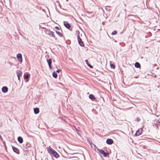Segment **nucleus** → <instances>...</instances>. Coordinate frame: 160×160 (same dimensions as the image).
<instances>
[{
  "instance_id": "obj_6",
  "label": "nucleus",
  "mask_w": 160,
  "mask_h": 160,
  "mask_svg": "<svg viewBox=\"0 0 160 160\" xmlns=\"http://www.w3.org/2000/svg\"><path fill=\"white\" fill-rule=\"evenodd\" d=\"M47 62L48 63V65H49V68H50V69H51L52 68V67H51V63H52V60H51V59H47Z\"/></svg>"
},
{
  "instance_id": "obj_26",
  "label": "nucleus",
  "mask_w": 160,
  "mask_h": 160,
  "mask_svg": "<svg viewBox=\"0 0 160 160\" xmlns=\"http://www.w3.org/2000/svg\"><path fill=\"white\" fill-rule=\"evenodd\" d=\"M18 77V80L19 81H20V77Z\"/></svg>"
},
{
  "instance_id": "obj_5",
  "label": "nucleus",
  "mask_w": 160,
  "mask_h": 160,
  "mask_svg": "<svg viewBox=\"0 0 160 160\" xmlns=\"http://www.w3.org/2000/svg\"><path fill=\"white\" fill-rule=\"evenodd\" d=\"M106 143L108 144H112L113 143V141L111 139H108L106 141Z\"/></svg>"
},
{
  "instance_id": "obj_11",
  "label": "nucleus",
  "mask_w": 160,
  "mask_h": 160,
  "mask_svg": "<svg viewBox=\"0 0 160 160\" xmlns=\"http://www.w3.org/2000/svg\"><path fill=\"white\" fill-rule=\"evenodd\" d=\"M39 109L38 108H35L34 109V113L36 114H37L39 113Z\"/></svg>"
},
{
  "instance_id": "obj_12",
  "label": "nucleus",
  "mask_w": 160,
  "mask_h": 160,
  "mask_svg": "<svg viewBox=\"0 0 160 160\" xmlns=\"http://www.w3.org/2000/svg\"><path fill=\"white\" fill-rule=\"evenodd\" d=\"M18 142L20 143H22L23 142V140L22 138L20 137H19L18 138Z\"/></svg>"
},
{
  "instance_id": "obj_15",
  "label": "nucleus",
  "mask_w": 160,
  "mask_h": 160,
  "mask_svg": "<svg viewBox=\"0 0 160 160\" xmlns=\"http://www.w3.org/2000/svg\"><path fill=\"white\" fill-rule=\"evenodd\" d=\"M30 74H25L24 75V78L25 79H27L30 77Z\"/></svg>"
},
{
  "instance_id": "obj_8",
  "label": "nucleus",
  "mask_w": 160,
  "mask_h": 160,
  "mask_svg": "<svg viewBox=\"0 0 160 160\" xmlns=\"http://www.w3.org/2000/svg\"><path fill=\"white\" fill-rule=\"evenodd\" d=\"M142 132V130L141 129L138 130L136 132L135 135L137 136H139L141 134Z\"/></svg>"
},
{
  "instance_id": "obj_17",
  "label": "nucleus",
  "mask_w": 160,
  "mask_h": 160,
  "mask_svg": "<svg viewBox=\"0 0 160 160\" xmlns=\"http://www.w3.org/2000/svg\"><path fill=\"white\" fill-rule=\"evenodd\" d=\"M52 76L54 78H56L57 77V74L55 72H53Z\"/></svg>"
},
{
  "instance_id": "obj_4",
  "label": "nucleus",
  "mask_w": 160,
  "mask_h": 160,
  "mask_svg": "<svg viewBox=\"0 0 160 160\" xmlns=\"http://www.w3.org/2000/svg\"><path fill=\"white\" fill-rule=\"evenodd\" d=\"M64 26L68 29H69L71 27L70 24L67 22H64Z\"/></svg>"
},
{
  "instance_id": "obj_27",
  "label": "nucleus",
  "mask_w": 160,
  "mask_h": 160,
  "mask_svg": "<svg viewBox=\"0 0 160 160\" xmlns=\"http://www.w3.org/2000/svg\"><path fill=\"white\" fill-rule=\"evenodd\" d=\"M88 66H89L91 68H92V66L91 65H88Z\"/></svg>"
},
{
  "instance_id": "obj_10",
  "label": "nucleus",
  "mask_w": 160,
  "mask_h": 160,
  "mask_svg": "<svg viewBox=\"0 0 160 160\" xmlns=\"http://www.w3.org/2000/svg\"><path fill=\"white\" fill-rule=\"evenodd\" d=\"M12 148L14 152L17 153H19V150L17 148L14 147H12Z\"/></svg>"
},
{
  "instance_id": "obj_25",
  "label": "nucleus",
  "mask_w": 160,
  "mask_h": 160,
  "mask_svg": "<svg viewBox=\"0 0 160 160\" xmlns=\"http://www.w3.org/2000/svg\"><path fill=\"white\" fill-rule=\"evenodd\" d=\"M93 145L94 146L93 148L94 149H95L96 147L95 145L94 144H93Z\"/></svg>"
},
{
  "instance_id": "obj_18",
  "label": "nucleus",
  "mask_w": 160,
  "mask_h": 160,
  "mask_svg": "<svg viewBox=\"0 0 160 160\" xmlns=\"http://www.w3.org/2000/svg\"><path fill=\"white\" fill-rule=\"evenodd\" d=\"M103 155L104 157H108L109 156V153L104 152Z\"/></svg>"
},
{
  "instance_id": "obj_7",
  "label": "nucleus",
  "mask_w": 160,
  "mask_h": 160,
  "mask_svg": "<svg viewBox=\"0 0 160 160\" xmlns=\"http://www.w3.org/2000/svg\"><path fill=\"white\" fill-rule=\"evenodd\" d=\"M8 88L6 87H3L2 88V91L3 92L6 93L8 91Z\"/></svg>"
},
{
  "instance_id": "obj_16",
  "label": "nucleus",
  "mask_w": 160,
  "mask_h": 160,
  "mask_svg": "<svg viewBox=\"0 0 160 160\" xmlns=\"http://www.w3.org/2000/svg\"><path fill=\"white\" fill-rule=\"evenodd\" d=\"M49 34L51 35L52 37H53V38H54L55 39H56L55 38V36L54 35L53 32L51 31L50 32Z\"/></svg>"
},
{
  "instance_id": "obj_2",
  "label": "nucleus",
  "mask_w": 160,
  "mask_h": 160,
  "mask_svg": "<svg viewBox=\"0 0 160 160\" xmlns=\"http://www.w3.org/2000/svg\"><path fill=\"white\" fill-rule=\"evenodd\" d=\"M78 40L79 44L81 46H84V44L82 41L79 35L78 36Z\"/></svg>"
},
{
  "instance_id": "obj_24",
  "label": "nucleus",
  "mask_w": 160,
  "mask_h": 160,
  "mask_svg": "<svg viewBox=\"0 0 160 160\" xmlns=\"http://www.w3.org/2000/svg\"><path fill=\"white\" fill-rule=\"evenodd\" d=\"M61 69H58V70H57L56 71V72H59L61 71Z\"/></svg>"
},
{
  "instance_id": "obj_22",
  "label": "nucleus",
  "mask_w": 160,
  "mask_h": 160,
  "mask_svg": "<svg viewBox=\"0 0 160 160\" xmlns=\"http://www.w3.org/2000/svg\"><path fill=\"white\" fill-rule=\"evenodd\" d=\"M110 65H111V68H114L115 66L113 64H110Z\"/></svg>"
},
{
  "instance_id": "obj_13",
  "label": "nucleus",
  "mask_w": 160,
  "mask_h": 160,
  "mask_svg": "<svg viewBox=\"0 0 160 160\" xmlns=\"http://www.w3.org/2000/svg\"><path fill=\"white\" fill-rule=\"evenodd\" d=\"M89 97L90 99H91L92 100H93L94 99H95V97L92 94H91L89 95Z\"/></svg>"
},
{
  "instance_id": "obj_21",
  "label": "nucleus",
  "mask_w": 160,
  "mask_h": 160,
  "mask_svg": "<svg viewBox=\"0 0 160 160\" xmlns=\"http://www.w3.org/2000/svg\"><path fill=\"white\" fill-rule=\"evenodd\" d=\"M117 32L116 31H114L112 33V35H115L117 34Z\"/></svg>"
},
{
  "instance_id": "obj_19",
  "label": "nucleus",
  "mask_w": 160,
  "mask_h": 160,
  "mask_svg": "<svg viewBox=\"0 0 160 160\" xmlns=\"http://www.w3.org/2000/svg\"><path fill=\"white\" fill-rule=\"evenodd\" d=\"M56 33L57 34H58V36L60 37H62V34L60 32H59L58 31H56Z\"/></svg>"
},
{
  "instance_id": "obj_14",
  "label": "nucleus",
  "mask_w": 160,
  "mask_h": 160,
  "mask_svg": "<svg viewBox=\"0 0 160 160\" xmlns=\"http://www.w3.org/2000/svg\"><path fill=\"white\" fill-rule=\"evenodd\" d=\"M135 66L136 68H139L140 67V65L139 63L136 62L135 63Z\"/></svg>"
},
{
  "instance_id": "obj_28",
  "label": "nucleus",
  "mask_w": 160,
  "mask_h": 160,
  "mask_svg": "<svg viewBox=\"0 0 160 160\" xmlns=\"http://www.w3.org/2000/svg\"><path fill=\"white\" fill-rule=\"evenodd\" d=\"M85 62H86V63L87 64V62H88V61L87 60H86V61H85Z\"/></svg>"
},
{
  "instance_id": "obj_3",
  "label": "nucleus",
  "mask_w": 160,
  "mask_h": 160,
  "mask_svg": "<svg viewBox=\"0 0 160 160\" xmlns=\"http://www.w3.org/2000/svg\"><path fill=\"white\" fill-rule=\"evenodd\" d=\"M17 57L18 60L20 62H22V54L21 53H18L17 55Z\"/></svg>"
},
{
  "instance_id": "obj_23",
  "label": "nucleus",
  "mask_w": 160,
  "mask_h": 160,
  "mask_svg": "<svg viewBox=\"0 0 160 160\" xmlns=\"http://www.w3.org/2000/svg\"><path fill=\"white\" fill-rule=\"evenodd\" d=\"M55 28L56 29H57L58 30H60L59 27H58V26L55 27Z\"/></svg>"
},
{
  "instance_id": "obj_9",
  "label": "nucleus",
  "mask_w": 160,
  "mask_h": 160,
  "mask_svg": "<svg viewBox=\"0 0 160 160\" xmlns=\"http://www.w3.org/2000/svg\"><path fill=\"white\" fill-rule=\"evenodd\" d=\"M18 77H20L22 76V72L19 70H17V71Z\"/></svg>"
},
{
  "instance_id": "obj_1",
  "label": "nucleus",
  "mask_w": 160,
  "mask_h": 160,
  "mask_svg": "<svg viewBox=\"0 0 160 160\" xmlns=\"http://www.w3.org/2000/svg\"><path fill=\"white\" fill-rule=\"evenodd\" d=\"M48 151L50 155H53L55 158H58L59 155L58 153L51 148L48 149Z\"/></svg>"
},
{
  "instance_id": "obj_20",
  "label": "nucleus",
  "mask_w": 160,
  "mask_h": 160,
  "mask_svg": "<svg viewBox=\"0 0 160 160\" xmlns=\"http://www.w3.org/2000/svg\"><path fill=\"white\" fill-rule=\"evenodd\" d=\"M98 151L99 152L102 154H103L104 152V151L102 149H98Z\"/></svg>"
}]
</instances>
